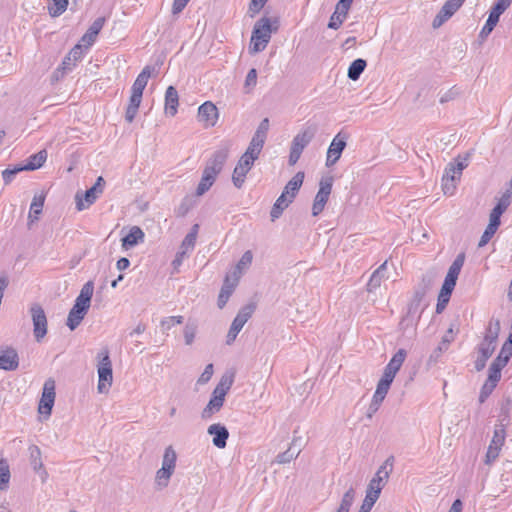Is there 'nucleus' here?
<instances>
[{
  "label": "nucleus",
  "instance_id": "13d9d810",
  "mask_svg": "<svg viewBox=\"0 0 512 512\" xmlns=\"http://www.w3.org/2000/svg\"><path fill=\"white\" fill-rule=\"evenodd\" d=\"M496 386L497 385H495L493 383L485 381V383L483 384V386L481 387V390H480L479 402L484 403L487 400V398L492 394V392L496 388Z\"/></svg>",
  "mask_w": 512,
  "mask_h": 512
},
{
  "label": "nucleus",
  "instance_id": "4c0bfd02",
  "mask_svg": "<svg viewBox=\"0 0 512 512\" xmlns=\"http://www.w3.org/2000/svg\"><path fill=\"white\" fill-rule=\"evenodd\" d=\"M356 496V491L350 487L342 496L339 507L336 512H349L352 507Z\"/></svg>",
  "mask_w": 512,
  "mask_h": 512
},
{
  "label": "nucleus",
  "instance_id": "2eb2a0df",
  "mask_svg": "<svg viewBox=\"0 0 512 512\" xmlns=\"http://www.w3.org/2000/svg\"><path fill=\"white\" fill-rule=\"evenodd\" d=\"M394 463V457L389 456L383 465L379 467L377 472L375 473L374 477L370 480L369 484L370 486H374L375 488L381 487V490L383 489L386 481L389 478L390 472L392 471Z\"/></svg>",
  "mask_w": 512,
  "mask_h": 512
},
{
  "label": "nucleus",
  "instance_id": "c85d7f7f",
  "mask_svg": "<svg viewBox=\"0 0 512 512\" xmlns=\"http://www.w3.org/2000/svg\"><path fill=\"white\" fill-rule=\"evenodd\" d=\"M45 196L43 194H36L34 195L31 205H30V211L28 215L29 223H33L34 221H37L39 218V215L42 213L43 206H44Z\"/></svg>",
  "mask_w": 512,
  "mask_h": 512
},
{
  "label": "nucleus",
  "instance_id": "ddd939ff",
  "mask_svg": "<svg viewBox=\"0 0 512 512\" xmlns=\"http://www.w3.org/2000/svg\"><path fill=\"white\" fill-rule=\"evenodd\" d=\"M19 357L12 347H0V369L14 371L18 368Z\"/></svg>",
  "mask_w": 512,
  "mask_h": 512
},
{
  "label": "nucleus",
  "instance_id": "f704fd0d",
  "mask_svg": "<svg viewBox=\"0 0 512 512\" xmlns=\"http://www.w3.org/2000/svg\"><path fill=\"white\" fill-rule=\"evenodd\" d=\"M367 66L366 60L362 58L355 59L348 68L347 76L350 80L356 81L360 78Z\"/></svg>",
  "mask_w": 512,
  "mask_h": 512
},
{
  "label": "nucleus",
  "instance_id": "f257e3e1",
  "mask_svg": "<svg viewBox=\"0 0 512 512\" xmlns=\"http://www.w3.org/2000/svg\"><path fill=\"white\" fill-rule=\"evenodd\" d=\"M234 381L233 375L225 374L221 377L220 381L214 388L211 398L207 405L201 412V418L203 420H209L212 416L218 413L224 405L225 396L230 390Z\"/></svg>",
  "mask_w": 512,
  "mask_h": 512
},
{
  "label": "nucleus",
  "instance_id": "de8ad7c7",
  "mask_svg": "<svg viewBox=\"0 0 512 512\" xmlns=\"http://www.w3.org/2000/svg\"><path fill=\"white\" fill-rule=\"evenodd\" d=\"M249 171L243 168L241 165L237 163L236 167L234 168L233 174H232V182L234 186L238 189L242 188L246 175Z\"/></svg>",
  "mask_w": 512,
  "mask_h": 512
},
{
  "label": "nucleus",
  "instance_id": "1a4fd4ad",
  "mask_svg": "<svg viewBox=\"0 0 512 512\" xmlns=\"http://www.w3.org/2000/svg\"><path fill=\"white\" fill-rule=\"evenodd\" d=\"M332 182L333 179L331 177L321 179L319 183V190L315 196L312 206L313 216H318L324 210L332 191Z\"/></svg>",
  "mask_w": 512,
  "mask_h": 512
},
{
  "label": "nucleus",
  "instance_id": "bf43d9fd",
  "mask_svg": "<svg viewBox=\"0 0 512 512\" xmlns=\"http://www.w3.org/2000/svg\"><path fill=\"white\" fill-rule=\"evenodd\" d=\"M300 451L297 453H294L291 448L287 449L286 451L280 453L277 455L276 461L279 464H286L291 462L293 459H295L299 455Z\"/></svg>",
  "mask_w": 512,
  "mask_h": 512
},
{
  "label": "nucleus",
  "instance_id": "a18cd8bd",
  "mask_svg": "<svg viewBox=\"0 0 512 512\" xmlns=\"http://www.w3.org/2000/svg\"><path fill=\"white\" fill-rule=\"evenodd\" d=\"M173 473H174V471L161 467L156 472V476H155V483H156V485L160 489L167 487L168 484H169V480H170V478H171Z\"/></svg>",
  "mask_w": 512,
  "mask_h": 512
},
{
  "label": "nucleus",
  "instance_id": "8fccbe9b",
  "mask_svg": "<svg viewBox=\"0 0 512 512\" xmlns=\"http://www.w3.org/2000/svg\"><path fill=\"white\" fill-rule=\"evenodd\" d=\"M69 0H52V5L49 6V14L52 17H58L63 14L68 6Z\"/></svg>",
  "mask_w": 512,
  "mask_h": 512
},
{
  "label": "nucleus",
  "instance_id": "338daca9",
  "mask_svg": "<svg viewBox=\"0 0 512 512\" xmlns=\"http://www.w3.org/2000/svg\"><path fill=\"white\" fill-rule=\"evenodd\" d=\"M214 373L213 364L206 365L204 371L197 380V384L204 385L210 381Z\"/></svg>",
  "mask_w": 512,
  "mask_h": 512
},
{
  "label": "nucleus",
  "instance_id": "864d4df0",
  "mask_svg": "<svg viewBox=\"0 0 512 512\" xmlns=\"http://www.w3.org/2000/svg\"><path fill=\"white\" fill-rule=\"evenodd\" d=\"M495 348L496 345L482 340L477 347V351L479 355L484 356L486 358H490L493 352L495 351Z\"/></svg>",
  "mask_w": 512,
  "mask_h": 512
},
{
  "label": "nucleus",
  "instance_id": "49530a36",
  "mask_svg": "<svg viewBox=\"0 0 512 512\" xmlns=\"http://www.w3.org/2000/svg\"><path fill=\"white\" fill-rule=\"evenodd\" d=\"M10 480V469L5 459L0 460V490L4 491L8 488Z\"/></svg>",
  "mask_w": 512,
  "mask_h": 512
},
{
  "label": "nucleus",
  "instance_id": "c756f323",
  "mask_svg": "<svg viewBox=\"0 0 512 512\" xmlns=\"http://www.w3.org/2000/svg\"><path fill=\"white\" fill-rule=\"evenodd\" d=\"M199 225L194 224L190 230V232L183 239L179 251H184L185 254L191 253L196 245V239L198 235Z\"/></svg>",
  "mask_w": 512,
  "mask_h": 512
},
{
  "label": "nucleus",
  "instance_id": "f3484780",
  "mask_svg": "<svg viewBox=\"0 0 512 512\" xmlns=\"http://www.w3.org/2000/svg\"><path fill=\"white\" fill-rule=\"evenodd\" d=\"M207 433L213 437L212 443L215 447L219 449L226 447L229 431L224 425L220 423L212 424L208 427Z\"/></svg>",
  "mask_w": 512,
  "mask_h": 512
},
{
  "label": "nucleus",
  "instance_id": "39448f33",
  "mask_svg": "<svg viewBox=\"0 0 512 512\" xmlns=\"http://www.w3.org/2000/svg\"><path fill=\"white\" fill-rule=\"evenodd\" d=\"M254 312V306L249 304L240 309L236 317L233 319L228 334L226 336V343L231 345L239 332L242 330L247 321L251 318Z\"/></svg>",
  "mask_w": 512,
  "mask_h": 512
},
{
  "label": "nucleus",
  "instance_id": "4be33fe9",
  "mask_svg": "<svg viewBox=\"0 0 512 512\" xmlns=\"http://www.w3.org/2000/svg\"><path fill=\"white\" fill-rule=\"evenodd\" d=\"M179 105V96L175 87L169 86L165 92V113L175 116Z\"/></svg>",
  "mask_w": 512,
  "mask_h": 512
},
{
  "label": "nucleus",
  "instance_id": "a19ab883",
  "mask_svg": "<svg viewBox=\"0 0 512 512\" xmlns=\"http://www.w3.org/2000/svg\"><path fill=\"white\" fill-rule=\"evenodd\" d=\"M177 454L172 446H168L165 448L163 459H162V468H166L174 471L176 468Z\"/></svg>",
  "mask_w": 512,
  "mask_h": 512
},
{
  "label": "nucleus",
  "instance_id": "3c124183",
  "mask_svg": "<svg viewBox=\"0 0 512 512\" xmlns=\"http://www.w3.org/2000/svg\"><path fill=\"white\" fill-rule=\"evenodd\" d=\"M184 321L183 316H169L161 320L160 326L163 332L170 330L172 327L178 324H182Z\"/></svg>",
  "mask_w": 512,
  "mask_h": 512
},
{
  "label": "nucleus",
  "instance_id": "9b49d317",
  "mask_svg": "<svg viewBox=\"0 0 512 512\" xmlns=\"http://www.w3.org/2000/svg\"><path fill=\"white\" fill-rule=\"evenodd\" d=\"M86 52L82 44H76L64 57L58 71H61L63 75L70 73L77 63L82 60Z\"/></svg>",
  "mask_w": 512,
  "mask_h": 512
},
{
  "label": "nucleus",
  "instance_id": "603ef678",
  "mask_svg": "<svg viewBox=\"0 0 512 512\" xmlns=\"http://www.w3.org/2000/svg\"><path fill=\"white\" fill-rule=\"evenodd\" d=\"M451 294H452V292H450V291L445 292L444 289L440 290V293L438 295V301L436 304V312L437 313H441L445 309L446 305L448 304V302L450 300Z\"/></svg>",
  "mask_w": 512,
  "mask_h": 512
},
{
  "label": "nucleus",
  "instance_id": "0e129e2a",
  "mask_svg": "<svg viewBox=\"0 0 512 512\" xmlns=\"http://www.w3.org/2000/svg\"><path fill=\"white\" fill-rule=\"evenodd\" d=\"M451 13L447 12L446 10H444L443 8L440 9V11L438 12V14L435 16V18L433 19V22H432V26L433 28H438L440 27L441 25H443L450 17H451Z\"/></svg>",
  "mask_w": 512,
  "mask_h": 512
},
{
  "label": "nucleus",
  "instance_id": "6e6552de",
  "mask_svg": "<svg viewBox=\"0 0 512 512\" xmlns=\"http://www.w3.org/2000/svg\"><path fill=\"white\" fill-rule=\"evenodd\" d=\"M56 384L55 380L48 378L43 385L42 395L38 405V412L47 416L51 415L56 397Z\"/></svg>",
  "mask_w": 512,
  "mask_h": 512
},
{
  "label": "nucleus",
  "instance_id": "052dcab7",
  "mask_svg": "<svg viewBox=\"0 0 512 512\" xmlns=\"http://www.w3.org/2000/svg\"><path fill=\"white\" fill-rule=\"evenodd\" d=\"M443 177L446 181L448 179L455 182L460 179L461 173L456 169V167H454V163H449L445 168Z\"/></svg>",
  "mask_w": 512,
  "mask_h": 512
},
{
  "label": "nucleus",
  "instance_id": "20e7f679",
  "mask_svg": "<svg viewBox=\"0 0 512 512\" xmlns=\"http://www.w3.org/2000/svg\"><path fill=\"white\" fill-rule=\"evenodd\" d=\"M313 136L314 132L306 129L293 138L288 159L289 165L293 166L298 162L303 150L311 142Z\"/></svg>",
  "mask_w": 512,
  "mask_h": 512
},
{
  "label": "nucleus",
  "instance_id": "9d476101",
  "mask_svg": "<svg viewBox=\"0 0 512 512\" xmlns=\"http://www.w3.org/2000/svg\"><path fill=\"white\" fill-rule=\"evenodd\" d=\"M229 155L228 147H221L216 150L212 156L208 159L204 171L217 177L222 171L224 164L226 163Z\"/></svg>",
  "mask_w": 512,
  "mask_h": 512
},
{
  "label": "nucleus",
  "instance_id": "6ab92c4d",
  "mask_svg": "<svg viewBox=\"0 0 512 512\" xmlns=\"http://www.w3.org/2000/svg\"><path fill=\"white\" fill-rule=\"evenodd\" d=\"M100 195L101 193H99V191H96V187H91L88 190H86L83 196L80 195V193H77L75 196L77 210L83 211L89 208L92 204L96 202Z\"/></svg>",
  "mask_w": 512,
  "mask_h": 512
},
{
  "label": "nucleus",
  "instance_id": "423d86ee",
  "mask_svg": "<svg viewBox=\"0 0 512 512\" xmlns=\"http://www.w3.org/2000/svg\"><path fill=\"white\" fill-rule=\"evenodd\" d=\"M512 0H497L494 6L492 7L488 19L486 23L482 27L479 37L481 39H485L488 35L493 31L494 27L497 25L499 18L502 13L510 6Z\"/></svg>",
  "mask_w": 512,
  "mask_h": 512
},
{
  "label": "nucleus",
  "instance_id": "412c9836",
  "mask_svg": "<svg viewBox=\"0 0 512 512\" xmlns=\"http://www.w3.org/2000/svg\"><path fill=\"white\" fill-rule=\"evenodd\" d=\"M304 180V173L297 172L291 180L286 184L281 195H285V198L291 199V202L295 198L297 192L301 188Z\"/></svg>",
  "mask_w": 512,
  "mask_h": 512
},
{
  "label": "nucleus",
  "instance_id": "473e14b6",
  "mask_svg": "<svg viewBox=\"0 0 512 512\" xmlns=\"http://www.w3.org/2000/svg\"><path fill=\"white\" fill-rule=\"evenodd\" d=\"M432 287V278L430 276H423L421 282L414 291L413 300L416 302H422L426 296V293Z\"/></svg>",
  "mask_w": 512,
  "mask_h": 512
},
{
  "label": "nucleus",
  "instance_id": "0eeeda50",
  "mask_svg": "<svg viewBox=\"0 0 512 512\" xmlns=\"http://www.w3.org/2000/svg\"><path fill=\"white\" fill-rule=\"evenodd\" d=\"M33 322V334L37 342H41L47 334V317L41 305L34 303L30 307Z\"/></svg>",
  "mask_w": 512,
  "mask_h": 512
},
{
  "label": "nucleus",
  "instance_id": "7ed1b4c3",
  "mask_svg": "<svg viewBox=\"0 0 512 512\" xmlns=\"http://www.w3.org/2000/svg\"><path fill=\"white\" fill-rule=\"evenodd\" d=\"M98 392L106 393L113 382L112 362L110 360L109 351L103 349L98 353Z\"/></svg>",
  "mask_w": 512,
  "mask_h": 512
},
{
  "label": "nucleus",
  "instance_id": "5fc2aeb1",
  "mask_svg": "<svg viewBox=\"0 0 512 512\" xmlns=\"http://www.w3.org/2000/svg\"><path fill=\"white\" fill-rule=\"evenodd\" d=\"M268 130H269V119L264 118L258 125L257 130L255 131L253 136L258 139H261L265 142V140L267 138Z\"/></svg>",
  "mask_w": 512,
  "mask_h": 512
},
{
  "label": "nucleus",
  "instance_id": "e433bc0d",
  "mask_svg": "<svg viewBox=\"0 0 512 512\" xmlns=\"http://www.w3.org/2000/svg\"><path fill=\"white\" fill-rule=\"evenodd\" d=\"M217 177L203 170L201 180L196 189V195L202 196L205 194L214 184Z\"/></svg>",
  "mask_w": 512,
  "mask_h": 512
},
{
  "label": "nucleus",
  "instance_id": "393cba45",
  "mask_svg": "<svg viewBox=\"0 0 512 512\" xmlns=\"http://www.w3.org/2000/svg\"><path fill=\"white\" fill-rule=\"evenodd\" d=\"M386 269L387 262L385 261L372 273L367 283V290L369 292H373L380 287L383 279L385 278Z\"/></svg>",
  "mask_w": 512,
  "mask_h": 512
},
{
  "label": "nucleus",
  "instance_id": "f03ea898",
  "mask_svg": "<svg viewBox=\"0 0 512 512\" xmlns=\"http://www.w3.org/2000/svg\"><path fill=\"white\" fill-rule=\"evenodd\" d=\"M276 29L277 28L275 27L274 30ZM272 32L273 28L269 18L262 17L261 19L256 21L250 40V51L252 53H259L263 51L267 47L271 39Z\"/></svg>",
  "mask_w": 512,
  "mask_h": 512
},
{
  "label": "nucleus",
  "instance_id": "69168bd1",
  "mask_svg": "<svg viewBox=\"0 0 512 512\" xmlns=\"http://www.w3.org/2000/svg\"><path fill=\"white\" fill-rule=\"evenodd\" d=\"M31 459V465L35 471L43 468V463L40 457V450L36 446L31 449Z\"/></svg>",
  "mask_w": 512,
  "mask_h": 512
},
{
  "label": "nucleus",
  "instance_id": "bb28decb",
  "mask_svg": "<svg viewBox=\"0 0 512 512\" xmlns=\"http://www.w3.org/2000/svg\"><path fill=\"white\" fill-rule=\"evenodd\" d=\"M87 311L81 307L76 306L75 304L71 308L67 318V326L71 331L75 330L84 319Z\"/></svg>",
  "mask_w": 512,
  "mask_h": 512
},
{
  "label": "nucleus",
  "instance_id": "f8f14e48",
  "mask_svg": "<svg viewBox=\"0 0 512 512\" xmlns=\"http://www.w3.org/2000/svg\"><path fill=\"white\" fill-rule=\"evenodd\" d=\"M346 147V136L338 133L332 140L327 150L326 166L331 167L340 159Z\"/></svg>",
  "mask_w": 512,
  "mask_h": 512
},
{
  "label": "nucleus",
  "instance_id": "774afa93",
  "mask_svg": "<svg viewBox=\"0 0 512 512\" xmlns=\"http://www.w3.org/2000/svg\"><path fill=\"white\" fill-rule=\"evenodd\" d=\"M196 336V326L187 324L184 328V339L186 345H191L194 342Z\"/></svg>",
  "mask_w": 512,
  "mask_h": 512
},
{
  "label": "nucleus",
  "instance_id": "c9c22d12",
  "mask_svg": "<svg viewBox=\"0 0 512 512\" xmlns=\"http://www.w3.org/2000/svg\"><path fill=\"white\" fill-rule=\"evenodd\" d=\"M499 332H500L499 320H491L488 323V326L486 327L483 341L496 345V341L498 339Z\"/></svg>",
  "mask_w": 512,
  "mask_h": 512
},
{
  "label": "nucleus",
  "instance_id": "5701e85b",
  "mask_svg": "<svg viewBox=\"0 0 512 512\" xmlns=\"http://www.w3.org/2000/svg\"><path fill=\"white\" fill-rule=\"evenodd\" d=\"M381 487L368 485L366 495L358 512H370L381 494Z\"/></svg>",
  "mask_w": 512,
  "mask_h": 512
},
{
  "label": "nucleus",
  "instance_id": "72a5a7b5",
  "mask_svg": "<svg viewBox=\"0 0 512 512\" xmlns=\"http://www.w3.org/2000/svg\"><path fill=\"white\" fill-rule=\"evenodd\" d=\"M235 286H236V284L231 283L229 278L226 277L224 284L220 290L218 300H217V305L220 309H222L228 302L231 294L233 293V291L235 289Z\"/></svg>",
  "mask_w": 512,
  "mask_h": 512
},
{
  "label": "nucleus",
  "instance_id": "09e8293b",
  "mask_svg": "<svg viewBox=\"0 0 512 512\" xmlns=\"http://www.w3.org/2000/svg\"><path fill=\"white\" fill-rule=\"evenodd\" d=\"M464 262H465V254L459 253L456 256V258L454 259V261L452 262V264L450 265L447 274L458 278V276L461 272V269L464 265Z\"/></svg>",
  "mask_w": 512,
  "mask_h": 512
},
{
  "label": "nucleus",
  "instance_id": "dca6fc26",
  "mask_svg": "<svg viewBox=\"0 0 512 512\" xmlns=\"http://www.w3.org/2000/svg\"><path fill=\"white\" fill-rule=\"evenodd\" d=\"M218 109L210 101L204 102L198 108L199 121L204 122L206 127H212L216 124L218 119Z\"/></svg>",
  "mask_w": 512,
  "mask_h": 512
},
{
  "label": "nucleus",
  "instance_id": "58836bf2",
  "mask_svg": "<svg viewBox=\"0 0 512 512\" xmlns=\"http://www.w3.org/2000/svg\"><path fill=\"white\" fill-rule=\"evenodd\" d=\"M407 357L405 349H399L390 359L386 367L397 374Z\"/></svg>",
  "mask_w": 512,
  "mask_h": 512
},
{
  "label": "nucleus",
  "instance_id": "b1692460",
  "mask_svg": "<svg viewBox=\"0 0 512 512\" xmlns=\"http://www.w3.org/2000/svg\"><path fill=\"white\" fill-rule=\"evenodd\" d=\"M145 234L138 226H133L129 233L122 239V246L131 248L144 241Z\"/></svg>",
  "mask_w": 512,
  "mask_h": 512
},
{
  "label": "nucleus",
  "instance_id": "79ce46f5",
  "mask_svg": "<svg viewBox=\"0 0 512 512\" xmlns=\"http://www.w3.org/2000/svg\"><path fill=\"white\" fill-rule=\"evenodd\" d=\"M290 203H292L291 199L285 198V195H280L271 209V219L274 221L275 219L279 218L283 210L287 208Z\"/></svg>",
  "mask_w": 512,
  "mask_h": 512
},
{
  "label": "nucleus",
  "instance_id": "cd10ccee",
  "mask_svg": "<svg viewBox=\"0 0 512 512\" xmlns=\"http://www.w3.org/2000/svg\"><path fill=\"white\" fill-rule=\"evenodd\" d=\"M153 68L150 66H146L143 68V70L140 72V74L135 79L131 92L139 93L140 95H143V91L148 83V79L151 76Z\"/></svg>",
  "mask_w": 512,
  "mask_h": 512
},
{
  "label": "nucleus",
  "instance_id": "6e6d98bb",
  "mask_svg": "<svg viewBox=\"0 0 512 512\" xmlns=\"http://www.w3.org/2000/svg\"><path fill=\"white\" fill-rule=\"evenodd\" d=\"M253 255L250 250L243 253L240 260L237 263L236 269L241 273L242 270L248 268L252 263Z\"/></svg>",
  "mask_w": 512,
  "mask_h": 512
},
{
  "label": "nucleus",
  "instance_id": "4468645a",
  "mask_svg": "<svg viewBox=\"0 0 512 512\" xmlns=\"http://www.w3.org/2000/svg\"><path fill=\"white\" fill-rule=\"evenodd\" d=\"M394 463V457L389 456L383 465L379 467L377 472L375 473L374 477L370 480L369 484L370 486H374L375 488L381 487V490L383 489L386 481L389 478L390 472L392 471Z\"/></svg>",
  "mask_w": 512,
  "mask_h": 512
},
{
  "label": "nucleus",
  "instance_id": "e2e57ef3",
  "mask_svg": "<svg viewBox=\"0 0 512 512\" xmlns=\"http://www.w3.org/2000/svg\"><path fill=\"white\" fill-rule=\"evenodd\" d=\"M451 13L447 12L446 10H444L443 8L440 9V11L438 12V14L435 16V18L433 19V22H432V26L433 28H438L440 27L441 25H443L450 17H451Z\"/></svg>",
  "mask_w": 512,
  "mask_h": 512
},
{
  "label": "nucleus",
  "instance_id": "a211bd4d",
  "mask_svg": "<svg viewBox=\"0 0 512 512\" xmlns=\"http://www.w3.org/2000/svg\"><path fill=\"white\" fill-rule=\"evenodd\" d=\"M106 19L104 17L96 18L93 23L90 25L88 30L81 38V42L83 43V48L85 51H88L89 48L93 45L96 40L97 35L102 30Z\"/></svg>",
  "mask_w": 512,
  "mask_h": 512
},
{
  "label": "nucleus",
  "instance_id": "7c9ffc66",
  "mask_svg": "<svg viewBox=\"0 0 512 512\" xmlns=\"http://www.w3.org/2000/svg\"><path fill=\"white\" fill-rule=\"evenodd\" d=\"M47 159V152L46 150H41L31 156L27 159V162L25 165H23V169L26 171H33L36 169H39L43 166Z\"/></svg>",
  "mask_w": 512,
  "mask_h": 512
},
{
  "label": "nucleus",
  "instance_id": "2f4dec72",
  "mask_svg": "<svg viewBox=\"0 0 512 512\" xmlns=\"http://www.w3.org/2000/svg\"><path fill=\"white\" fill-rule=\"evenodd\" d=\"M500 223V220L490 216L489 224L479 240L478 247H483L490 241V239L493 237L498 227L500 226Z\"/></svg>",
  "mask_w": 512,
  "mask_h": 512
},
{
  "label": "nucleus",
  "instance_id": "680f3d73",
  "mask_svg": "<svg viewBox=\"0 0 512 512\" xmlns=\"http://www.w3.org/2000/svg\"><path fill=\"white\" fill-rule=\"evenodd\" d=\"M501 449H502L501 447L489 444L487 452H486V456H485V463L491 464L492 462H494L498 458Z\"/></svg>",
  "mask_w": 512,
  "mask_h": 512
},
{
  "label": "nucleus",
  "instance_id": "ea45409f",
  "mask_svg": "<svg viewBox=\"0 0 512 512\" xmlns=\"http://www.w3.org/2000/svg\"><path fill=\"white\" fill-rule=\"evenodd\" d=\"M265 142L261 139H258L256 137H252L245 153L243 155L249 156L253 158L254 160H257L259 158V155L263 149Z\"/></svg>",
  "mask_w": 512,
  "mask_h": 512
},
{
  "label": "nucleus",
  "instance_id": "c03bdc74",
  "mask_svg": "<svg viewBox=\"0 0 512 512\" xmlns=\"http://www.w3.org/2000/svg\"><path fill=\"white\" fill-rule=\"evenodd\" d=\"M509 198L510 195L508 193L504 194L498 201V203L495 205V207L492 209L490 216L500 220L501 215L505 212V210L510 204Z\"/></svg>",
  "mask_w": 512,
  "mask_h": 512
},
{
  "label": "nucleus",
  "instance_id": "a878e982",
  "mask_svg": "<svg viewBox=\"0 0 512 512\" xmlns=\"http://www.w3.org/2000/svg\"><path fill=\"white\" fill-rule=\"evenodd\" d=\"M349 9L341 7L340 4H336L335 11L330 17L328 28L337 30L341 27L345 19L347 18Z\"/></svg>",
  "mask_w": 512,
  "mask_h": 512
},
{
  "label": "nucleus",
  "instance_id": "37998d69",
  "mask_svg": "<svg viewBox=\"0 0 512 512\" xmlns=\"http://www.w3.org/2000/svg\"><path fill=\"white\" fill-rule=\"evenodd\" d=\"M504 419L499 424L495 425L494 433L490 444L501 447L504 445L506 438Z\"/></svg>",
  "mask_w": 512,
  "mask_h": 512
},
{
  "label": "nucleus",
  "instance_id": "4d7b16f0",
  "mask_svg": "<svg viewBox=\"0 0 512 512\" xmlns=\"http://www.w3.org/2000/svg\"><path fill=\"white\" fill-rule=\"evenodd\" d=\"M21 171H24L23 167L22 166H16L12 169L10 168H7L5 170L2 171V178H3V181L5 184H10L15 175L18 174L19 172Z\"/></svg>",
  "mask_w": 512,
  "mask_h": 512
},
{
  "label": "nucleus",
  "instance_id": "aec40b11",
  "mask_svg": "<svg viewBox=\"0 0 512 512\" xmlns=\"http://www.w3.org/2000/svg\"><path fill=\"white\" fill-rule=\"evenodd\" d=\"M93 291H94L93 282L88 281L87 283H85L82 286L81 291H80L79 295L77 296L74 304L78 307L83 308L84 310H86L88 312L90 303H91V298L93 296Z\"/></svg>",
  "mask_w": 512,
  "mask_h": 512
}]
</instances>
